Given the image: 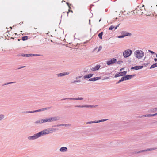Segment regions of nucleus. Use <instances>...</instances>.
I'll return each mask as SVG.
<instances>
[{"label": "nucleus", "mask_w": 157, "mask_h": 157, "mask_svg": "<svg viewBox=\"0 0 157 157\" xmlns=\"http://www.w3.org/2000/svg\"><path fill=\"white\" fill-rule=\"evenodd\" d=\"M135 56L138 59H141L144 55V52L141 50H137L134 52Z\"/></svg>", "instance_id": "f257e3e1"}, {"label": "nucleus", "mask_w": 157, "mask_h": 157, "mask_svg": "<svg viewBox=\"0 0 157 157\" xmlns=\"http://www.w3.org/2000/svg\"><path fill=\"white\" fill-rule=\"evenodd\" d=\"M132 51L130 49L125 50L123 52V56L124 58L128 57L132 54Z\"/></svg>", "instance_id": "f03ea898"}, {"label": "nucleus", "mask_w": 157, "mask_h": 157, "mask_svg": "<svg viewBox=\"0 0 157 157\" xmlns=\"http://www.w3.org/2000/svg\"><path fill=\"white\" fill-rule=\"evenodd\" d=\"M36 134L38 138L48 134V133L46 129Z\"/></svg>", "instance_id": "7ed1b4c3"}, {"label": "nucleus", "mask_w": 157, "mask_h": 157, "mask_svg": "<svg viewBox=\"0 0 157 157\" xmlns=\"http://www.w3.org/2000/svg\"><path fill=\"white\" fill-rule=\"evenodd\" d=\"M156 149V148H148L147 149H146L142 150H140L139 151H134L133 152V154H137L139 153H141V152H145L146 151H151L153 150H154Z\"/></svg>", "instance_id": "20e7f679"}, {"label": "nucleus", "mask_w": 157, "mask_h": 157, "mask_svg": "<svg viewBox=\"0 0 157 157\" xmlns=\"http://www.w3.org/2000/svg\"><path fill=\"white\" fill-rule=\"evenodd\" d=\"M117 62V59L116 58H113L110 60L106 61V63L108 65H110L115 63Z\"/></svg>", "instance_id": "39448f33"}, {"label": "nucleus", "mask_w": 157, "mask_h": 157, "mask_svg": "<svg viewBox=\"0 0 157 157\" xmlns=\"http://www.w3.org/2000/svg\"><path fill=\"white\" fill-rule=\"evenodd\" d=\"M83 99V98L82 97L80 98H65L63 99H61V100H82Z\"/></svg>", "instance_id": "423d86ee"}, {"label": "nucleus", "mask_w": 157, "mask_h": 157, "mask_svg": "<svg viewBox=\"0 0 157 157\" xmlns=\"http://www.w3.org/2000/svg\"><path fill=\"white\" fill-rule=\"evenodd\" d=\"M49 122L55 121L59 119L60 117L58 116H54L51 117H49Z\"/></svg>", "instance_id": "0eeeda50"}, {"label": "nucleus", "mask_w": 157, "mask_h": 157, "mask_svg": "<svg viewBox=\"0 0 157 157\" xmlns=\"http://www.w3.org/2000/svg\"><path fill=\"white\" fill-rule=\"evenodd\" d=\"M48 134L52 133L53 132L58 130V128H50L46 129Z\"/></svg>", "instance_id": "6e6552de"}, {"label": "nucleus", "mask_w": 157, "mask_h": 157, "mask_svg": "<svg viewBox=\"0 0 157 157\" xmlns=\"http://www.w3.org/2000/svg\"><path fill=\"white\" fill-rule=\"evenodd\" d=\"M51 107L44 108H42L40 109L37 110H34V111H32L33 113L41 112V111H45L46 110H48Z\"/></svg>", "instance_id": "1a4fd4ad"}, {"label": "nucleus", "mask_w": 157, "mask_h": 157, "mask_svg": "<svg viewBox=\"0 0 157 157\" xmlns=\"http://www.w3.org/2000/svg\"><path fill=\"white\" fill-rule=\"evenodd\" d=\"M28 138L29 140H34L38 138L36 134H34L33 136H29L28 137Z\"/></svg>", "instance_id": "9d476101"}, {"label": "nucleus", "mask_w": 157, "mask_h": 157, "mask_svg": "<svg viewBox=\"0 0 157 157\" xmlns=\"http://www.w3.org/2000/svg\"><path fill=\"white\" fill-rule=\"evenodd\" d=\"M69 73H70L69 72H64L63 73H61L59 74H57V75L58 77H59L68 75L69 74Z\"/></svg>", "instance_id": "9b49d317"}, {"label": "nucleus", "mask_w": 157, "mask_h": 157, "mask_svg": "<svg viewBox=\"0 0 157 157\" xmlns=\"http://www.w3.org/2000/svg\"><path fill=\"white\" fill-rule=\"evenodd\" d=\"M101 77H94L90 78L88 81H94L101 79Z\"/></svg>", "instance_id": "f8f14e48"}, {"label": "nucleus", "mask_w": 157, "mask_h": 157, "mask_svg": "<svg viewBox=\"0 0 157 157\" xmlns=\"http://www.w3.org/2000/svg\"><path fill=\"white\" fill-rule=\"evenodd\" d=\"M121 34L123 35H126L125 36H131L132 35L131 33H128V32L123 31L121 32Z\"/></svg>", "instance_id": "ddd939ff"}, {"label": "nucleus", "mask_w": 157, "mask_h": 157, "mask_svg": "<svg viewBox=\"0 0 157 157\" xmlns=\"http://www.w3.org/2000/svg\"><path fill=\"white\" fill-rule=\"evenodd\" d=\"M100 67V65H97L94 67H93L91 70L93 71H96L99 70Z\"/></svg>", "instance_id": "4468645a"}, {"label": "nucleus", "mask_w": 157, "mask_h": 157, "mask_svg": "<svg viewBox=\"0 0 157 157\" xmlns=\"http://www.w3.org/2000/svg\"><path fill=\"white\" fill-rule=\"evenodd\" d=\"M59 150L61 152H65L67 151L68 149L67 147H63L60 149Z\"/></svg>", "instance_id": "2eb2a0df"}, {"label": "nucleus", "mask_w": 157, "mask_h": 157, "mask_svg": "<svg viewBox=\"0 0 157 157\" xmlns=\"http://www.w3.org/2000/svg\"><path fill=\"white\" fill-rule=\"evenodd\" d=\"M93 74H88L84 76L83 77V78L84 79H85L86 78H90L92 77L93 76Z\"/></svg>", "instance_id": "dca6fc26"}, {"label": "nucleus", "mask_w": 157, "mask_h": 157, "mask_svg": "<svg viewBox=\"0 0 157 157\" xmlns=\"http://www.w3.org/2000/svg\"><path fill=\"white\" fill-rule=\"evenodd\" d=\"M29 54H24L23 53L22 54H19L18 55V56H21L22 57H29Z\"/></svg>", "instance_id": "f3484780"}, {"label": "nucleus", "mask_w": 157, "mask_h": 157, "mask_svg": "<svg viewBox=\"0 0 157 157\" xmlns=\"http://www.w3.org/2000/svg\"><path fill=\"white\" fill-rule=\"evenodd\" d=\"M67 4L68 5L69 9L68 10V11L67 12V16H68L69 12H71L72 13H73V11L72 10H70V9H71L70 7V6L71 5H72L71 4H69L68 2L67 3Z\"/></svg>", "instance_id": "a211bd4d"}, {"label": "nucleus", "mask_w": 157, "mask_h": 157, "mask_svg": "<svg viewBox=\"0 0 157 157\" xmlns=\"http://www.w3.org/2000/svg\"><path fill=\"white\" fill-rule=\"evenodd\" d=\"M43 119H40L37 120L35 122V124H42L44 123Z\"/></svg>", "instance_id": "6ab92c4d"}, {"label": "nucleus", "mask_w": 157, "mask_h": 157, "mask_svg": "<svg viewBox=\"0 0 157 157\" xmlns=\"http://www.w3.org/2000/svg\"><path fill=\"white\" fill-rule=\"evenodd\" d=\"M108 119H101L100 120L98 121H95V123H98L100 122H104L107 120H108Z\"/></svg>", "instance_id": "aec40b11"}, {"label": "nucleus", "mask_w": 157, "mask_h": 157, "mask_svg": "<svg viewBox=\"0 0 157 157\" xmlns=\"http://www.w3.org/2000/svg\"><path fill=\"white\" fill-rule=\"evenodd\" d=\"M120 74L121 75V76H123L126 75L127 73V71H120Z\"/></svg>", "instance_id": "412c9836"}, {"label": "nucleus", "mask_w": 157, "mask_h": 157, "mask_svg": "<svg viewBox=\"0 0 157 157\" xmlns=\"http://www.w3.org/2000/svg\"><path fill=\"white\" fill-rule=\"evenodd\" d=\"M156 67H157V62L151 65L149 69H151L152 68H154Z\"/></svg>", "instance_id": "4be33fe9"}, {"label": "nucleus", "mask_w": 157, "mask_h": 157, "mask_svg": "<svg viewBox=\"0 0 157 157\" xmlns=\"http://www.w3.org/2000/svg\"><path fill=\"white\" fill-rule=\"evenodd\" d=\"M103 34V32H101L98 34V36L99 38L101 39H102V35Z\"/></svg>", "instance_id": "5701e85b"}, {"label": "nucleus", "mask_w": 157, "mask_h": 157, "mask_svg": "<svg viewBox=\"0 0 157 157\" xmlns=\"http://www.w3.org/2000/svg\"><path fill=\"white\" fill-rule=\"evenodd\" d=\"M29 56H40V55L37 54H29Z\"/></svg>", "instance_id": "b1692460"}, {"label": "nucleus", "mask_w": 157, "mask_h": 157, "mask_svg": "<svg viewBox=\"0 0 157 157\" xmlns=\"http://www.w3.org/2000/svg\"><path fill=\"white\" fill-rule=\"evenodd\" d=\"M44 123L46 122H50L49 118L43 119Z\"/></svg>", "instance_id": "393cba45"}, {"label": "nucleus", "mask_w": 157, "mask_h": 157, "mask_svg": "<svg viewBox=\"0 0 157 157\" xmlns=\"http://www.w3.org/2000/svg\"><path fill=\"white\" fill-rule=\"evenodd\" d=\"M28 39V36H24L22 37V40L23 41L26 40Z\"/></svg>", "instance_id": "a878e982"}, {"label": "nucleus", "mask_w": 157, "mask_h": 157, "mask_svg": "<svg viewBox=\"0 0 157 157\" xmlns=\"http://www.w3.org/2000/svg\"><path fill=\"white\" fill-rule=\"evenodd\" d=\"M75 107L79 108H86V105H78L75 106Z\"/></svg>", "instance_id": "bb28decb"}, {"label": "nucleus", "mask_w": 157, "mask_h": 157, "mask_svg": "<svg viewBox=\"0 0 157 157\" xmlns=\"http://www.w3.org/2000/svg\"><path fill=\"white\" fill-rule=\"evenodd\" d=\"M151 114H147V115H143L141 116H140V117H151Z\"/></svg>", "instance_id": "cd10ccee"}, {"label": "nucleus", "mask_w": 157, "mask_h": 157, "mask_svg": "<svg viewBox=\"0 0 157 157\" xmlns=\"http://www.w3.org/2000/svg\"><path fill=\"white\" fill-rule=\"evenodd\" d=\"M125 77L126 80H128L131 79L129 75H126L125 76Z\"/></svg>", "instance_id": "c85d7f7f"}, {"label": "nucleus", "mask_w": 157, "mask_h": 157, "mask_svg": "<svg viewBox=\"0 0 157 157\" xmlns=\"http://www.w3.org/2000/svg\"><path fill=\"white\" fill-rule=\"evenodd\" d=\"M150 111L155 112L157 111V108H152L150 109Z\"/></svg>", "instance_id": "c756f323"}, {"label": "nucleus", "mask_w": 157, "mask_h": 157, "mask_svg": "<svg viewBox=\"0 0 157 157\" xmlns=\"http://www.w3.org/2000/svg\"><path fill=\"white\" fill-rule=\"evenodd\" d=\"M5 117V116L3 114L0 115V121L2 120Z\"/></svg>", "instance_id": "7c9ffc66"}, {"label": "nucleus", "mask_w": 157, "mask_h": 157, "mask_svg": "<svg viewBox=\"0 0 157 157\" xmlns=\"http://www.w3.org/2000/svg\"><path fill=\"white\" fill-rule=\"evenodd\" d=\"M23 113H33L32 111H25L22 112Z\"/></svg>", "instance_id": "2f4dec72"}, {"label": "nucleus", "mask_w": 157, "mask_h": 157, "mask_svg": "<svg viewBox=\"0 0 157 157\" xmlns=\"http://www.w3.org/2000/svg\"><path fill=\"white\" fill-rule=\"evenodd\" d=\"M119 76H121V75H120V72H118L116 74L115 76H114V77L115 78H117V77H119Z\"/></svg>", "instance_id": "473e14b6"}, {"label": "nucleus", "mask_w": 157, "mask_h": 157, "mask_svg": "<svg viewBox=\"0 0 157 157\" xmlns=\"http://www.w3.org/2000/svg\"><path fill=\"white\" fill-rule=\"evenodd\" d=\"M81 82L80 80H76L72 81L71 82V83H75L76 82Z\"/></svg>", "instance_id": "72a5a7b5"}, {"label": "nucleus", "mask_w": 157, "mask_h": 157, "mask_svg": "<svg viewBox=\"0 0 157 157\" xmlns=\"http://www.w3.org/2000/svg\"><path fill=\"white\" fill-rule=\"evenodd\" d=\"M150 61H149L147 62L143 63V65L145 67H147L148 65L150 64Z\"/></svg>", "instance_id": "f704fd0d"}, {"label": "nucleus", "mask_w": 157, "mask_h": 157, "mask_svg": "<svg viewBox=\"0 0 157 157\" xmlns=\"http://www.w3.org/2000/svg\"><path fill=\"white\" fill-rule=\"evenodd\" d=\"M120 80L121 82L123 81L124 80H126L125 76H124L122 77Z\"/></svg>", "instance_id": "c9c22d12"}, {"label": "nucleus", "mask_w": 157, "mask_h": 157, "mask_svg": "<svg viewBox=\"0 0 157 157\" xmlns=\"http://www.w3.org/2000/svg\"><path fill=\"white\" fill-rule=\"evenodd\" d=\"M126 35H120V36H118L117 37L119 38H123Z\"/></svg>", "instance_id": "e433bc0d"}, {"label": "nucleus", "mask_w": 157, "mask_h": 157, "mask_svg": "<svg viewBox=\"0 0 157 157\" xmlns=\"http://www.w3.org/2000/svg\"><path fill=\"white\" fill-rule=\"evenodd\" d=\"M94 105H86V108H93L94 107Z\"/></svg>", "instance_id": "4c0bfd02"}, {"label": "nucleus", "mask_w": 157, "mask_h": 157, "mask_svg": "<svg viewBox=\"0 0 157 157\" xmlns=\"http://www.w3.org/2000/svg\"><path fill=\"white\" fill-rule=\"evenodd\" d=\"M16 82H10L7 83H5L3 85H6L10 84H13V83H15Z\"/></svg>", "instance_id": "58836bf2"}, {"label": "nucleus", "mask_w": 157, "mask_h": 157, "mask_svg": "<svg viewBox=\"0 0 157 157\" xmlns=\"http://www.w3.org/2000/svg\"><path fill=\"white\" fill-rule=\"evenodd\" d=\"M114 26L113 25H111V26L109 28V30H112L113 28H114Z\"/></svg>", "instance_id": "ea45409f"}, {"label": "nucleus", "mask_w": 157, "mask_h": 157, "mask_svg": "<svg viewBox=\"0 0 157 157\" xmlns=\"http://www.w3.org/2000/svg\"><path fill=\"white\" fill-rule=\"evenodd\" d=\"M95 123V121L87 122L86 123V124H91V123Z\"/></svg>", "instance_id": "a19ab883"}, {"label": "nucleus", "mask_w": 157, "mask_h": 157, "mask_svg": "<svg viewBox=\"0 0 157 157\" xmlns=\"http://www.w3.org/2000/svg\"><path fill=\"white\" fill-rule=\"evenodd\" d=\"M123 61H121V60H120V61H118L117 62V64H121V63H123Z\"/></svg>", "instance_id": "79ce46f5"}, {"label": "nucleus", "mask_w": 157, "mask_h": 157, "mask_svg": "<svg viewBox=\"0 0 157 157\" xmlns=\"http://www.w3.org/2000/svg\"><path fill=\"white\" fill-rule=\"evenodd\" d=\"M130 78H132V77H134L136 75V74H134V75H129Z\"/></svg>", "instance_id": "37998d69"}, {"label": "nucleus", "mask_w": 157, "mask_h": 157, "mask_svg": "<svg viewBox=\"0 0 157 157\" xmlns=\"http://www.w3.org/2000/svg\"><path fill=\"white\" fill-rule=\"evenodd\" d=\"M138 69H142L143 67V66H138Z\"/></svg>", "instance_id": "c03bdc74"}, {"label": "nucleus", "mask_w": 157, "mask_h": 157, "mask_svg": "<svg viewBox=\"0 0 157 157\" xmlns=\"http://www.w3.org/2000/svg\"><path fill=\"white\" fill-rule=\"evenodd\" d=\"M102 48V46H99L98 52L100 51L101 49Z\"/></svg>", "instance_id": "a18cd8bd"}, {"label": "nucleus", "mask_w": 157, "mask_h": 157, "mask_svg": "<svg viewBox=\"0 0 157 157\" xmlns=\"http://www.w3.org/2000/svg\"><path fill=\"white\" fill-rule=\"evenodd\" d=\"M148 51L149 52L151 53V54H155V53L153 51H152L151 50H148Z\"/></svg>", "instance_id": "49530a36"}, {"label": "nucleus", "mask_w": 157, "mask_h": 157, "mask_svg": "<svg viewBox=\"0 0 157 157\" xmlns=\"http://www.w3.org/2000/svg\"><path fill=\"white\" fill-rule=\"evenodd\" d=\"M134 67H135V70H139V69H138V66H134Z\"/></svg>", "instance_id": "de8ad7c7"}, {"label": "nucleus", "mask_w": 157, "mask_h": 157, "mask_svg": "<svg viewBox=\"0 0 157 157\" xmlns=\"http://www.w3.org/2000/svg\"><path fill=\"white\" fill-rule=\"evenodd\" d=\"M25 67H26V66H22V67H19V68H18L17 69H21V68H23Z\"/></svg>", "instance_id": "09e8293b"}, {"label": "nucleus", "mask_w": 157, "mask_h": 157, "mask_svg": "<svg viewBox=\"0 0 157 157\" xmlns=\"http://www.w3.org/2000/svg\"><path fill=\"white\" fill-rule=\"evenodd\" d=\"M119 25H120V24H119L117 25L116 27L114 26V29L115 30V29H117V28L119 26Z\"/></svg>", "instance_id": "8fccbe9b"}, {"label": "nucleus", "mask_w": 157, "mask_h": 157, "mask_svg": "<svg viewBox=\"0 0 157 157\" xmlns=\"http://www.w3.org/2000/svg\"><path fill=\"white\" fill-rule=\"evenodd\" d=\"M151 117L154 116H156V115H157V113H155L154 114H151Z\"/></svg>", "instance_id": "3c124183"}, {"label": "nucleus", "mask_w": 157, "mask_h": 157, "mask_svg": "<svg viewBox=\"0 0 157 157\" xmlns=\"http://www.w3.org/2000/svg\"><path fill=\"white\" fill-rule=\"evenodd\" d=\"M71 126V125L70 124H65V126Z\"/></svg>", "instance_id": "603ef678"}, {"label": "nucleus", "mask_w": 157, "mask_h": 157, "mask_svg": "<svg viewBox=\"0 0 157 157\" xmlns=\"http://www.w3.org/2000/svg\"><path fill=\"white\" fill-rule=\"evenodd\" d=\"M141 9H140V10L142 11L143 10V9H144V10L145 11L146 10L145 8L141 7Z\"/></svg>", "instance_id": "864d4df0"}, {"label": "nucleus", "mask_w": 157, "mask_h": 157, "mask_svg": "<svg viewBox=\"0 0 157 157\" xmlns=\"http://www.w3.org/2000/svg\"><path fill=\"white\" fill-rule=\"evenodd\" d=\"M121 82V81L120 80L118 82H117V83H116V84H119V83H120Z\"/></svg>", "instance_id": "5fc2aeb1"}, {"label": "nucleus", "mask_w": 157, "mask_h": 157, "mask_svg": "<svg viewBox=\"0 0 157 157\" xmlns=\"http://www.w3.org/2000/svg\"><path fill=\"white\" fill-rule=\"evenodd\" d=\"M124 67L122 68H121V69H120V71H121L122 70H124Z\"/></svg>", "instance_id": "6e6d98bb"}, {"label": "nucleus", "mask_w": 157, "mask_h": 157, "mask_svg": "<svg viewBox=\"0 0 157 157\" xmlns=\"http://www.w3.org/2000/svg\"><path fill=\"white\" fill-rule=\"evenodd\" d=\"M54 126H55V127H59V126H60V124H57V125H55Z\"/></svg>", "instance_id": "4d7b16f0"}, {"label": "nucleus", "mask_w": 157, "mask_h": 157, "mask_svg": "<svg viewBox=\"0 0 157 157\" xmlns=\"http://www.w3.org/2000/svg\"><path fill=\"white\" fill-rule=\"evenodd\" d=\"M60 126H65V124H60Z\"/></svg>", "instance_id": "13d9d810"}, {"label": "nucleus", "mask_w": 157, "mask_h": 157, "mask_svg": "<svg viewBox=\"0 0 157 157\" xmlns=\"http://www.w3.org/2000/svg\"><path fill=\"white\" fill-rule=\"evenodd\" d=\"M154 60L155 62H157V58H155L154 59Z\"/></svg>", "instance_id": "bf43d9fd"}, {"label": "nucleus", "mask_w": 157, "mask_h": 157, "mask_svg": "<svg viewBox=\"0 0 157 157\" xmlns=\"http://www.w3.org/2000/svg\"><path fill=\"white\" fill-rule=\"evenodd\" d=\"M135 68L134 67H132L131 68V69H133V70L134 69V70H135V68Z\"/></svg>", "instance_id": "052dcab7"}, {"label": "nucleus", "mask_w": 157, "mask_h": 157, "mask_svg": "<svg viewBox=\"0 0 157 157\" xmlns=\"http://www.w3.org/2000/svg\"><path fill=\"white\" fill-rule=\"evenodd\" d=\"M81 76H78V77H76V78L77 79V78H81Z\"/></svg>", "instance_id": "680f3d73"}, {"label": "nucleus", "mask_w": 157, "mask_h": 157, "mask_svg": "<svg viewBox=\"0 0 157 157\" xmlns=\"http://www.w3.org/2000/svg\"><path fill=\"white\" fill-rule=\"evenodd\" d=\"M109 78V77H105L104 79H108Z\"/></svg>", "instance_id": "e2e57ef3"}, {"label": "nucleus", "mask_w": 157, "mask_h": 157, "mask_svg": "<svg viewBox=\"0 0 157 157\" xmlns=\"http://www.w3.org/2000/svg\"><path fill=\"white\" fill-rule=\"evenodd\" d=\"M97 47H96L94 49V51H95L97 49Z\"/></svg>", "instance_id": "0e129e2a"}, {"label": "nucleus", "mask_w": 157, "mask_h": 157, "mask_svg": "<svg viewBox=\"0 0 157 157\" xmlns=\"http://www.w3.org/2000/svg\"><path fill=\"white\" fill-rule=\"evenodd\" d=\"M97 106H98V105H94V108H96V107H97Z\"/></svg>", "instance_id": "69168bd1"}, {"label": "nucleus", "mask_w": 157, "mask_h": 157, "mask_svg": "<svg viewBox=\"0 0 157 157\" xmlns=\"http://www.w3.org/2000/svg\"><path fill=\"white\" fill-rule=\"evenodd\" d=\"M90 20L89 19V24H90Z\"/></svg>", "instance_id": "338daca9"}, {"label": "nucleus", "mask_w": 157, "mask_h": 157, "mask_svg": "<svg viewBox=\"0 0 157 157\" xmlns=\"http://www.w3.org/2000/svg\"><path fill=\"white\" fill-rule=\"evenodd\" d=\"M144 5H143V6H142V8H144Z\"/></svg>", "instance_id": "774afa93"}]
</instances>
